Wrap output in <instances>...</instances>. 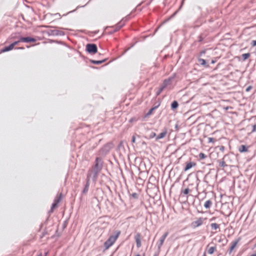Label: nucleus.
I'll list each match as a JSON object with an SVG mask.
<instances>
[{
    "label": "nucleus",
    "mask_w": 256,
    "mask_h": 256,
    "mask_svg": "<svg viewBox=\"0 0 256 256\" xmlns=\"http://www.w3.org/2000/svg\"><path fill=\"white\" fill-rule=\"evenodd\" d=\"M136 136H133L132 137V143H135L136 142Z\"/></svg>",
    "instance_id": "2f4dec72"
},
{
    "label": "nucleus",
    "mask_w": 256,
    "mask_h": 256,
    "mask_svg": "<svg viewBox=\"0 0 256 256\" xmlns=\"http://www.w3.org/2000/svg\"><path fill=\"white\" fill-rule=\"evenodd\" d=\"M124 24L125 22L122 20L114 26L106 27V32L108 34H112L120 30Z\"/></svg>",
    "instance_id": "f03ea898"
},
{
    "label": "nucleus",
    "mask_w": 256,
    "mask_h": 256,
    "mask_svg": "<svg viewBox=\"0 0 256 256\" xmlns=\"http://www.w3.org/2000/svg\"><path fill=\"white\" fill-rule=\"evenodd\" d=\"M240 238H239L238 239L236 240H235L233 241L231 243V246L229 249V254H230L233 251V250L234 249V248H236V246H237L238 243L240 242Z\"/></svg>",
    "instance_id": "6e6552de"
},
{
    "label": "nucleus",
    "mask_w": 256,
    "mask_h": 256,
    "mask_svg": "<svg viewBox=\"0 0 256 256\" xmlns=\"http://www.w3.org/2000/svg\"><path fill=\"white\" fill-rule=\"evenodd\" d=\"M156 136V134L154 132H152L148 137H146V138L148 139H152L154 138Z\"/></svg>",
    "instance_id": "5701e85b"
},
{
    "label": "nucleus",
    "mask_w": 256,
    "mask_h": 256,
    "mask_svg": "<svg viewBox=\"0 0 256 256\" xmlns=\"http://www.w3.org/2000/svg\"><path fill=\"white\" fill-rule=\"evenodd\" d=\"M134 239L136 244V246L140 248L142 246L140 234L139 232L137 233L134 236Z\"/></svg>",
    "instance_id": "1a4fd4ad"
},
{
    "label": "nucleus",
    "mask_w": 256,
    "mask_h": 256,
    "mask_svg": "<svg viewBox=\"0 0 256 256\" xmlns=\"http://www.w3.org/2000/svg\"><path fill=\"white\" fill-rule=\"evenodd\" d=\"M190 192V189L188 188H186L182 191V193L186 195V194H188Z\"/></svg>",
    "instance_id": "393cba45"
},
{
    "label": "nucleus",
    "mask_w": 256,
    "mask_h": 256,
    "mask_svg": "<svg viewBox=\"0 0 256 256\" xmlns=\"http://www.w3.org/2000/svg\"><path fill=\"white\" fill-rule=\"evenodd\" d=\"M92 171H88V176H87V178H86V185L85 186V188H84V190H83V192L84 193H86L88 190V188H89V186H90V178L92 176Z\"/></svg>",
    "instance_id": "0eeeda50"
},
{
    "label": "nucleus",
    "mask_w": 256,
    "mask_h": 256,
    "mask_svg": "<svg viewBox=\"0 0 256 256\" xmlns=\"http://www.w3.org/2000/svg\"><path fill=\"white\" fill-rule=\"evenodd\" d=\"M13 49H14V48H13L12 46V44H10V46H6L4 48L1 50L0 52H2V53L11 50Z\"/></svg>",
    "instance_id": "2eb2a0df"
},
{
    "label": "nucleus",
    "mask_w": 256,
    "mask_h": 256,
    "mask_svg": "<svg viewBox=\"0 0 256 256\" xmlns=\"http://www.w3.org/2000/svg\"><path fill=\"white\" fill-rule=\"evenodd\" d=\"M164 90H162V86L160 87V91H159V92L158 93V94H159L160 93Z\"/></svg>",
    "instance_id": "f704fd0d"
},
{
    "label": "nucleus",
    "mask_w": 256,
    "mask_h": 256,
    "mask_svg": "<svg viewBox=\"0 0 256 256\" xmlns=\"http://www.w3.org/2000/svg\"><path fill=\"white\" fill-rule=\"evenodd\" d=\"M238 150L240 152H247L248 148L244 145H241L238 148Z\"/></svg>",
    "instance_id": "f3484780"
},
{
    "label": "nucleus",
    "mask_w": 256,
    "mask_h": 256,
    "mask_svg": "<svg viewBox=\"0 0 256 256\" xmlns=\"http://www.w3.org/2000/svg\"><path fill=\"white\" fill-rule=\"evenodd\" d=\"M172 82V78H168L166 80H165L162 85V90H164L168 86L170 85L171 84Z\"/></svg>",
    "instance_id": "ddd939ff"
},
{
    "label": "nucleus",
    "mask_w": 256,
    "mask_h": 256,
    "mask_svg": "<svg viewBox=\"0 0 256 256\" xmlns=\"http://www.w3.org/2000/svg\"><path fill=\"white\" fill-rule=\"evenodd\" d=\"M250 53H246V54H242V56L243 58V60L244 61L246 60V59H248V58H250Z\"/></svg>",
    "instance_id": "4be33fe9"
},
{
    "label": "nucleus",
    "mask_w": 256,
    "mask_h": 256,
    "mask_svg": "<svg viewBox=\"0 0 256 256\" xmlns=\"http://www.w3.org/2000/svg\"><path fill=\"white\" fill-rule=\"evenodd\" d=\"M20 41L24 42H36V40L31 37H20Z\"/></svg>",
    "instance_id": "9d476101"
},
{
    "label": "nucleus",
    "mask_w": 256,
    "mask_h": 256,
    "mask_svg": "<svg viewBox=\"0 0 256 256\" xmlns=\"http://www.w3.org/2000/svg\"><path fill=\"white\" fill-rule=\"evenodd\" d=\"M20 42H22L21 41H20V40L18 41L14 42L13 43L11 44L13 48H14V46L18 44Z\"/></svg>",
    "instance_id": "cd10ccee"
},
{
    "label": "nucleus",
    "mask_w": 256,
    "mask_h": 256,
    "mask_svg": "<svg viewBox=\"0 0 256 256\" xmlns=\"http://www.w3.org/2000/svg\"><path fill=\"white\" fill-rule=\"evenodd\" d=\"M120 234V231L117 230L114 232V234L110 236L108 240L104 243L106 250L108 249L116 242Z\"/></svg>",
    "instance_id": "f257e3e1"
},
{
    "label": "nucleus",
    "mask_w": 256,
    "mask_h": 256,
    "mask_svg": "<svg viewBox=\"0 0 256 256\" xmlns=\"http://www.w3.org/2000/svg\"><path fill=\"white\" fill-rule=\"evenodd\" d=\"M86 48L87 51L92 54H95L98 50L97 46L95 44H88Z\"/></svg>",
    "instance_id": "423d86ee"
},
{
    "label": "nucleus",
    "mask_w": 256,
    "mask_h": 256,
    "mask_svg": "<svg viewBox=\"0 0 256 256\" xmlns=\"http://www.w3.org/2000/svg\"><path fill=\"white\" fill-rule=\"evenodd\" d=\"M210 227L212 230H218V231H220V225L219 224H218L216 223H212L210 224Z\"/></svg>",
    "instance_id": "dca6fc26"
},
{
    "label": "nucleus",
    "mask_w": 256,
    "mask_h": 256,
    "mask_svg": "<svg viewBox=\"0 0 256 256\" xmlns=\"http://www.w3.org/2000/svg\"><path fill=\"white\" fill-rule=\"evenodd\" d=\"M100 160V158H96V164L94 167V170H91L92 172V176L93 180L96 181L97 178L98 174V172L101 170V167L99 166V162Z\"/></svg>",
    "instance_id": "7ed1b4c3"
},
{
    "label": "nucleus",
    "mask_w": 256,
    "mask_h": 256,
    "mask_svg": "<svg viewBox=\"0 0 256 256\" xmlns=\"http://www.w3.org/2000/svg\"><path fill=\"white\" fill-rule=\"evenodd\" d=\"M153 109H154V108H152V109L150 110V112H151V111H152Z\"/></svg>",
    "instance_id": "a18cd8bd"
},
{
    "label": "nucleus",
    "mask_w": 256,
    "mask_h": 256,
    "mask_svg": "<svg viewBox=\"0 0 256 256\" xmlns=\"http://www.w3.org/2000/svg\"><path fill=\"white\" fill-rule=\"evenodd\" d=\"M196 166V163L194 162H187L186 164V166L184 168V171H187L188 170H190V168H191L193 166Z\"/></svg>",
    "instance_id": "f8f14e48"
},
{
    "label": "nucleus",
    "mask_w": 256,
    "mask_h": 256,
    "mask_svg": "<svg viewBox=\"0 0 256 256\" xmlns=\"http://www.w3.org/2000/svg\"><path fill=\"white\" fill-rule=\"evenodd\" d=\"M256 131V124L253 125L252 126V130L251 132H254Z\"/></svg>",
    "instance_id": "c756f323"
},
{
    "label": "nucleus",
    "mask_w": 256,
    "mask_h": 256,
    "mask_svg": "<svg viewBox=\"0 0 256 256\" xmlns=\"http://www.w3.org/2000/svg\"><path fill=\"white\" fill-rule=\"evenodd\" d=\"M209 245L210 244H208L207 246V251H208V254H213L214 252L215 251H216V245L215 244L213 246H211V247L208 248Z\"/></svg>",
    "instance_id": "9b49d317"
},
{
    "label": "nucleus",
    "mask_w": 256,
    "mask_h": 256,
    "mask_svg": "<svg viewBox=\"0 0 256 256\" xmlns=\"http://www.w3.org/2000/svg\"><path fill=\"white\" fill-rule=\"evenodd\" d=\"M131 196L135 199H137L138 198V194L136 192H134V193H132V194H131Z\"/></svg>",
    "instance_id": "a878e982"
},
{
    "label": "nucleus",
    "mask_w": 256,
    "mask_h": 256,
    "mask_svg": "<svg viewBox=\"0 0 256 256\" xmlns=\"http://www.w3.org/2000/svg\"><path fill=\"white\" fill-rule=\"evenodd\" d=\"M251 45L252 46H256V40H252L251 42Z\"/></svg>",
    "instance_id": "7c9ffc66"
},
{
    "label": "nucleus",
    "mask_w": 256,
    "mask_h": 256,
    "mask_svg": "<svg viewBox=\"0 0 256 256\" xmlns=\"http://www.w3.org/2000/svg\"><path fill=\"white\" fill-rule=\"evenodd\" d=\"M215 219H216L215 217H212V218H210V220L212 221V220H214Z\"/></svg>",
    "instance_id": "c9c22d12"
},
{
    "label": "nucleus",
    "mask_w": 256,
    "mask_h": 256,
    "mask_svg": "<svg viewBox=\"0 0 256 256\" xmlns=\"http://www.w3.org/2000/svg\"><path fill=\"white\" fill-rule=\"evenodd\" d=\"M167 134V130H165L164 131L160 134L156 138V140H158L160 139L164 138Z\"/></svg>",
    "instance_id": "4468645a"
},
{
    "label": "nucleus",
    "mask_w": 256,
    "mask_h": 256,
    "mask_svg": "<svg viewBox=\"0 0 256 256\" xmlns=\"http://www.w3.org/2000/svg\"><path fill=\"white\" fill-rule=\"evenodd\" d=\"M136 256H141L140 254H138ZM143 256H144V254Z\"/></svg>",
    "instance_id": "ea45409f"
},
{
    "label": "nucleus",
    "mask_w": 256,
    "mask_h": 256,
    "mask_svg": "<svg viewBox=\"0 0 256 256\" xmlns=\"http://www.w3.org/2000/svg\"><path fill=\"white\" fill-rule=\"evenodd\" d=\"M199 62H200L202 65H205L206 64V62L204 60L200 58L199 60Z\"/></svg>",
    "instance_id": "bb28decb"
},
{
    "label": "nucleus",
    "mask_w": 256,
    "mask_h": 256,
    "mask_svg": "<svg viewBox=\"0 0 256 256\" xmlns=\"http://www.w3.org/2000/svg\"><path fill=\"white\" fill-rule=\"evenodd\" d=\"M168 232H166L162 236L166 238L167 237V236H168Z\"/></svg>",
    "instance_id": "72a5a7b5"
},
{
    "label": "nucleus",
    "mask_w": 256,
    "mask_h": 256,
    "mask_svg": "<svg viewBox=\"0 0 256 256\" xmlns=\"http://www.w3.org/2000/svg\"><path fill=\"white\" fill-rule=\"evenodd\" d=\"M18 48L19 49H24V48L22 47V48Z\"/></svg>",
    "instance_id": "37998d69"
},
{
    "label": "nucleus",
    "mask_w": 256,
    "mask_h": 256,
    "mask_svg": "<svg viewBox=\"0 0 256 256\" xmlns=\"http://www.w3.org/2000/svg\"><path fill=\"white\" fill-rule=\"evenodd\" d=\"M208 142H216V140L212 138H208Z\"/></svg>",
    "instance_id": "c85d7f7f"
},
{
    "label": "nucleus",
    "mask_w": 256,
    "mask_h": 256,
    "mask_svg": "<svg viewBox=\"0 0 256 256\" xmlns=\"http://www.w3.org/2000/svg\"><path fill=\"white\" fill-rule=\"evenodd\" d=\"M166 238L163 236H162V237L160 239V244H158L159 248H160V247L163 245Z\"/></svg>",
    "instance_id": "6ab92c4d"
},
{
    "label": "nucleus",
    "mask_w": 256,
    "mask_h": 256,
    "mask_svg": "<svg viewBox=\"0 0 256 256\" xmlns=\"http://www.w3.org/2000/svg\"><path fill=\"white\" fill-rule=\"evenodd\" d=\"M250 256H256V252L252 255H251Z\"/></svg>",
    "instance_id": "4c0bfd02"
},
{
    "label": "nucleus",
    "mask_w": 256,
    "mask_h": 256,
    "mask_svg": "<svg viewBox=\"0 0 256 256\" xmlns=\"http://www.w3.org/2000/svg\"><path fill=\"white\" fill-rule=\"evenodd\" d=\"M218 242H221V240H218Z\"/></svg>",
    "instance_id": "c03bdc74"
},
{
    "label": "nucleus",
    "mask_w": 256,
    "mask_h": 256,
    "mask_svg": "<svg viewBox=\"0 0 256 256\" xmlns=\"http://www.w3.org/2000/svg\"><path fill=\"white\" fill-rule=\"evenodd\" d=\"M206 220V218H203L202 217H200L197 218L196 220L192 222L191 223L190 226L192 228H196L198 226H201L203 224L204 221Z\"/></svg>",
    "instance_id": "20e7f679"
},
{
    "label": "nucleus",
    "mask_w": 256,
    "mask_h": 256,
    "mask_svg": "<svg viewBox=\"0 0 256 256\" xmlns=\"http://www.w3.org/2000/svg\"><path fill=\"white\" fill-rule=\"evenodd\" d=\"M178 104L176 101H174L172 104L171 107L172 109H176L178 107Z\"/></svg>",
    "instance_id": "412c9836"
},
{
    "label": "nucleus",
    "mask_w": 256,
    "mask_h": 256,
    "mask_svg": "<svg viewBox=\"0 0 256 256\" xmlns=\"http://www.w3.org/2000/svg\"><path fill=\"white\" fill-rule=\"evenodd\" d=\"M106 60V59H104V60H91V62L94 64H101L102 62H104Z\"/></svg>",
    "instance_id": "aec40b11"
},
{
    "label": "nucleus",
    "mask_w": 256,
    "mask_h": 256,
    "mask_svg": "<svg viewBox=\"0 0 256 256\" xmlns=\"http://www.w3.org/2000/svg\"><path fill=\"white\" fill-rule=\"evenodd\" d=\"M154 256H158V254H155Z\"/></svg>",
    "instance_id": "79ce46f5"
},
{
    "label": "nucleus",
    "mask_w": 256,
    "mask_h": 256,
    "mask_svg": "<svg viewBox=\"0 0 256 256\" xmlns=\"http://www.w3.org/2000/svg\"><path fill=\"white\" fill-rule=\"evenodd\" d=\"M212 205V202L210 200H206L204 204V206L206 208H209Z\"/></svg>",
    "instance_id": "a211bd4d"
},
{
    "label": "nucleus",
    "mask_w": 256,
    "mask_h": 256,
    "mask_svg": "<svg viewBox=\"0 0 256 256\" xmlns=\"http://www.w3.org/2000/svg\"><path fill=\"white\" fill-rule=\"evenodd\" d=\"M199 157L200 158V159L201 160H202V159H204L206 156V154L202 152H200V154H199Z\"/></svg>",
    "instance_id": "b1692460"
},
{
    "label": "nucleus",
    "mask_w": 256,
    "mask_h": 256,
    "mask_svg": "<svg viewBox=\"0 0 256 256\" xmlns=\"http://www.w3.org/2000/svg\"><path fill=\"white\" fill-rule=\"evenodd\" d=\"M62 197V193H60L59 194L58 196H57L54 202V203L52 204V207H51V210L52 211H53L54 209L56 208L58 206V204L61 201Z\"/></svg>",
    "instance_id": "39448f33"
},
{
    "label": "nucleus",
    "mask_w": 256,
    "mask_h": 256,
    "mask_svg": "<svg viewBox=\"0 0 256 256\" xmlns=\"http://www.w3.org/2000/svg\"><path fill=\"white\" fill-rule=\"evenodd\" d=\"M202 256H206V253H204Z\"/></svg>",
    "instance_id": "a19ab883"
},
{
    "label": "nucleus",
    "mask_w": 256,
    "mask_h": 256,
    "mask_svg": "<svg viewBox=\"0 0 256 256\" xmlns=\"http://www.w3.org/2000/svg\"><path fill=\"white\" fill-rule=\"evenodd\" d=\"M250 88V87H248L247 89H246V91H248L249 90Z\"/></svg>",
    "instance_id": "58836bf2"
},
{
    "label": "nucleus",
    "mask_w": 256,
    "mask_h": 256,
    "mask_svg": "<svg viewBox=\"0 0 256 256\" xmlns=\"http://www.w3.org/2000/svg\"><path fill=\"white\" fill-rule=\"evenodd\" d=\"M212 64H214L216 62V60H212V62H211Z\"/></svg>",
    "instance_id": "e433bc0d"
},
{
    "label": "nucleus",
    "mask_w": 256,
    "mask_h": 256,
    "mask_svg": "<svg viewBox=\"0 0 256 256\" xmlns=\"http://www.w3.org/2000/svg\"><path fill=\"white\" fill-rule=\"evenodd\" d=\"M136 120H137L136 118H132L130 120V122H133L134 121H136Z\"/></svg>",
    "instance_id": "473e14b6"
}]
</instances>
